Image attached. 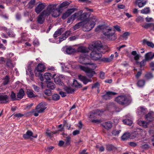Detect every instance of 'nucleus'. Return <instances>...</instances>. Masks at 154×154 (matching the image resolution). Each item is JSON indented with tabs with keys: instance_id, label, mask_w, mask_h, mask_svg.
Here are the masks:
<instances>
[{
	"instance_id": "nucleus-1",
	"label": "nucleus",
	"mask_w": 154,
	"mask_h": 154,
	"mask_svg": "<svg viewBox=\"0 0 154 154\" xmlns=\"http://www.w3.org/2000/svg\"><path fill=\"white\" fill-rule=\"evenodd\" d=\"M95 31L97 32L102 31L103 34L109 40H114L116 38L115 35V31L105 25H99L96 28Z\"/></svg>"
},
{
	"instance_id": "nucleus-2",
	"label": "nucleus",
	"mask_w": 154,
	"mask_h": 154,
	"mask_svg": "<svg viewBox=\"0 0 154 154\" xmlns=\"http://www.w3.org/2000/svg\"><path fill=\"white\" fill-rule=\"evenodd\" d=\"M97 20V19L93 16L90 17L88 20L82 22L83 26V30L85 31H90L94 27Z\"/></svg>"
},
{
	"instance_id": "nucleus-3",
	"label": "nucleus",
	"mask_w": 154,
	"mask_h": 154,
	"mask_svg": "<svg viewBox=\"0 0 154 154\" xmlns=\"http://www.w3.org/2000/svg\"><path fill=\"white\" fill-rule=\"evenodd\" d=\"M86 65H88V66L87 67H85L83 66H79V67L80 69L87 73V75L89 77H91L95 73V72L93 70L97 67L96 65L93 63H87Z\"/></svg>"
},
{
	"instance_id": "nucleus-4",
	"label": "nucleus",
	"mask_w": 154,
	"mask_h": 154,
	"mask_svg": "<svg viewBox=\"0 0 154 154\" xmlns=\"http://www.w3.org/2000/svg\"><path fill=\"white\" fill-rule=\"evenodd\" d=\"M90 50L89 48L84 46L80 47L78 48L77 51L83 53L81 55L79 60V61L80 63L85 64H87L85 61L87 60L88 55L86 54L84 55V54L88 53Z\"/></svg>"
},
{
	"instance_id": "nucleus-5",
	"label": "nucleus",
	"mask_w": 154,
	"mask_h": 154,
	"mask_svg": "<svg viewBox=\"0 0 154 154\" xmlns=\"http://www.w3.org/2000/svg\"><path fill=\"white\" fill-rule=\"evenodd\" d=\"M91 48H92V51L91 53V58L94 60H97L100 59L102 57V55L99 52L100 48H101V46L97 45H92Z\"/></svg>"
},
{
	"instance_id": "nucleus-6",
	"label": "nucleus",
	"mask_w": 154,
	"mask_h": 154,
	"mask_svg": "<svg viewBox=\"0 0 154 154\" xmlns=\"http://www.w3.org/2000/svg\"><path fill=\"white\" fill-rule=\"evenodd\" d=\"M115 100L121 105H128L131 102V98L130 96L121 95L116 98Z\"/></svg>"
},
{
	"instance_id": "nucleus-7",
	"label": "nucleus",
	"mask_w": 154,
	"mask_h": 154,
	"mask_svg": "<svg viewBox=\"0 0 154 154\" xmlns=\"http://www.w3.org/2000/svg\"><path fill=\"white\" fill-rule=\"evenodd\" d=\"M46 107L42 103H40L36 106L35 110L32 111V112L34 113L35 116H37L38 113L43 112L46 109Z\"/></svg>"
},
{
	"instance_id": "nucleus-8",
	"label": "nucleus",
	"mask_w": 154,
	"mask_h": 154,
	"mask_svg": "<svg viewBox=\"0 0 154 154\" xmlns=\"http://www.w3.org/2000/svg\"><path fill=\"white\" fill-rule=\"evenodd\" d=\"M54 6L53 5H48L47 9L43 11L41 14L45 18L48 16L51 13V11L54 9Z\"/></svg>"
},
{
	"instance_id": "nucleus-9",
	"label": "nucleus",
	"mask_w": 154,
	"mask_h": 154,
	"mask_svg": "<svg viewBox=\"0 0 154 154\" xmlns=\"http://www.w3.org/2000/svg\"><path fill=\"white\" fill-rule=\"evenodd\" d=\"M54 6V9L51 11V13L52 16L54 17H56L60 15L61 13L60 9L56 8V5H50Z\"/></svg>"
},
{
	"instance_id": "nucleus-10",
	"label": "nucleus",
	"mask_w": 154,
	"mask_h": 154,
	"mask_svg": "<svg viewBox=\"0 0 154 154\" xmlns=\"http://www.w3.org/2000/svg\"><path fill=\"white\" fill-rule=\"evenodd\" d=\"M46 6L45 3L39 2L38 5L36 7L35 11L37 14H39Z\"/></svg>"
},
{
	"instance_id": "nucleus-11",
	"label": "nucleus",
	"mask_w": 154,
	"mask_h": 154,
	"mask_svg": "<svg viewBox=\"0 0 154 154\" xmlns=\"http://www.w3.org/2000/svg\"><path fill=\"white\" fill-rule=\"evenodd\" d=\"M8 97L4 93L0 94V103H4L8 102Z\"/></svg>"
},
{
	"instance_id": "nucleus-12",
	"label": "nucleus",
	"mask_w": 154,
	"mask_h": 154,
	"mask_svg": "<svg viewBox=\"0 0 154 154\" xmlns=\"http://www.w3.org/2000/svg\"><path fill=\"white\" fill-rule=\"evenodd\" d=\"M32 132L29 130L28 131L26 134L23 135V137L25 139H28L31 138L32 137L36 138L37 137V134L33 136Z\"/></svg>"
},
{
	"instance_id": "nucleus-13",
	"label": "nucleus",
	"mask_w": 154,
	"mask_h": 154,
	"mask_svg": "<svg viewBox=\"0 0 154 154\" xmlns=\"http://www.w3.org/2000/svg\"><path fill=\"white\" fill-rule=\"evenodd\" d=\"M117 93L112 91L107 92L106 94L102 96L103 98L105 100L109 99L113 96L116 95Z\"/></svg>"
},
{
	"instance_id": "nucleus-14",
	"label": "nucleus",
	"mask_w": 154,
	"mask_h": 154,
	"mask_svg": "<svg viewBox=\"0 0 154 154\" xmlns=\"http://www.w3.org/2000/svg\"><path fill=\"white\" fill-rule=\"evenodd\" d=\"M79 79L82 81L84 84L86 85L88 82H91V80L88 79L85 76L82 75H79L78 76Z\"/></svg>"
},
{
	"instance_id": "nucleus-15",
	"label": "nucleus",
	"mask_w": 154,
	"mask_h": 154,
	"mask_svg": "<svg viewBox=\"0 0 154 154\" xmlns=\"http://www.w3.org/2000/svg\"><path fill=\"white\" fill-rule=\"evenodd\" d=\"M146 109L143 107H140L137 109V115L140 116H142L144 115L146 112Z\"/></svg>"
},
{
	"instance_id": "nucleus-16",
	"label": "nucleus",
	"mask_w": 154,
	"mask_h": 154,
	"mask_svg": "<svg viewBox=\"0 0 154 154\" xmlns=\"http://www.w3.org/2000/svg\"><path fill=\"white\" fill-rule=\"evenodd\" d=\"M90 15V13H85L83 14H82L80 20H84V21H87L89 19L88 18Z\"/></svg>"
},
{
	"instance_id": "nucleus-17",
	"label": "nucleus",
	"mask_w": 154,
	"mask_h": 154,
	"mask_svg": "<svg viewBox=\"0 0 154 154\" xmlns=\"http://www.w3.org/2000/svg\"><path fill=\"white\" fill-rule=\"evenodd\" d=\"M83 13V11H80L79 12L75 13V14L72 15V18H77L78 20H80L82 14Z\"/></svg>"
},
{
	"instance_id": "nucleus-18",
	"label": "nucleus",
	"mask_w": 154,
	"mask_h": 154,
	"mask_svg": "<svg viewBox=\"0 0 154 154\" xmlns=\"http://www.w3.org/2000/svg\"><path fill=\"white\" fill-rule=\"evenodd\" d=\"M103 112V111H101L99 109H97L94 112H92L91 113L90 115V118H91L93 116L94 117L95 116L97 118V117H96L97 116H100Z\"/></svg>"
},
{
	"instance_id": "nucleus-19",
	"label": "nucleus",
	"mask_w": 154,
	"mask_h": 154,
	"mask_svg": "<svg viewBox=\"0 0 154 154\" xmlns=\"http://www.w3.org/2000/svg\"><path fill=\"white\" fill-rule=\"evenodd\" d=\"M154 118V113L153 112L149 113L145 116V119L149 122L151 121Z\"/></svg>"
},
{
	"instance_id": "nucleus-20",
	"label": "nucleus",
	"mask_w": 154,
	"mask_h": 154,
	"mask_svg": "<svg viewBox=\"0 0 154 154\" xmlns=\"http://www.w3.org/2000/svg\"><path fill=\"white\" fill-rule=\"evenodd\" d=\"M25 95L24 91L23 89L20 90L17 95V100H19L21 99Z\"/></svg>"
},
{
	"instance_id": "nucleus-21",
	"label": "nucleus",
	"mask_w": 154,
	"mask_h": 154,
	"mask_svg": "<svg viewBox=\"0 0 154 154\" xmlns=\"http://www.w3.org/2000/svg\"><path fill=\"white\" fill-rule=\"evenodd\" d=\"M146 2L143 0H136V4L137 5L139 8H142L146 4Z\"/></svg>"
},
{
	"instance_id": "nucleus-22",
	"label": "nucleus",
	"mask_w": 154,
	"mask_h": 154,
	"mask_svg": "<svg viewBox=\"0 0 154 154\" xmlns=\"http://www.w3.org/2000/svg\"><path fill=\"white\" fill-rule=\"evenodd\" d=\"M103 126L106 129L109 130L112 127V124L110 122H106L103 123Z\"/></svg>"
},
{
	"instance_id": "nucleus-23",
	"label": "nucleus",
	"mask_w": 154,
	"mask_h": 154,
	"mask_svg": "<svg viewBox=\"0 0 154 154\" xmlns=\"http://www.w3.org/2000/svg\"><path fill=\"white\" fill-rule=\"evenodd\" d=\"M44 77L47 80H50L51 79L53 78L55 75V74L52 75L51 73L46 72L44 74Z\"/></svg>"
},
{
	"instance_id": "nucleus-24",
	"label": "nucleus",
	"mask_w": 154,
	"mask_h": 154,
	"mask_svg": "<svg viewBox=\"0 0 154 154\" xmlns=\"http://www.w3.org/2000/svg\"><path fill=\"white\" fill-rule=\"evenodd\" d=\"M62 134L63 135V137L66 138L64 140L65 141V144L66 145H68L70 144V139L71 137L67 135L64 133Z\"/></svg>"
},
{
	"instance_id": "nucleus-25",
	"label": "nucleus",
	"mask_w": 154,
	"mask_h": 154,
	"mask_svg": "<svg viewBox=\"0 0 154 154\" xmlns=\"http://www.w3.org/2000/svg\"><path fill=\"white\" fill-rule=\"evenodd\" d=\"M76 51V50L74 48H73L71 46L67 47L66 48V52L67 54H71L72 53Z\"/></svg>"
},
{
	"instance_id": "nucleus-26",
	"label": "nucleus",
	"mask_w": 154,
	"mask_h": 154,
	"mask_svg": "<svg viewBox=\"0 0 154 154\" xmlns=\"http://www.w3.org/2000/svg\"><path fill=\"white\" fill-rule=\"evenodd\" d=\"M41 72H42L38 71V70H37L36 69H35V76L37 77H38L41 81H43L44 80V78L42 74L41 73Z\"/></svg>"
},
{
	"instance_id": "nucleus-27",
	"label": "nucleus",
	"mask_w": 154,
	"mask_h": 154,
	"mask_svg": "<svg viewBox=\"0 0 154 154\" xmlns=\"http://www.w3.org/2000/svg\"><path fill=\"white\" fill-rule=\"evenodd\" d=\"M26 93L28 97L29 98L35 97H36V95L34 94L32 90L27 89Z\"/></svg>"
},
{
	"instance_id": "nucleus-28",
	"label": "nucleus",
	"mask_w": 154,
	"mask_h": 154,
	"mask_svg": "<svg viewBox=\"0 0 154 154\" xmlns=\"http://www.w3.org/2000/svg\"><path fill=\"white\" fill-rule=\"evenodd\" d=\"M137 123L139 125L142 126L145 128L147 127V123L144 121L138 120Z\"/></svg>"
},
{
	"instance_id": "nucleus-29",
	"label": "nucleus",
	"mask_w": 154,
	"mask_h": 154,
	"mask_svg": "<svg viewBox=\"0 0 154 154\" xmlns=\"http://www.w3.org/2000/svg\"><path fill=\"white\" fill-rule=\"evenodd\" d=\"M45 68V66L43 64L39 63L38 65L35 69L38 70V71L42 72L44 71Z\"/></svg>"
},
{
	"instance_id": "nucleus-30",
	"label": "nucleus",
	"mask_w": 154,
	"mask_h": 154,
	"mask_svg": "<svg viewBox=\"0 0 154 154\" xmlns=\"http://www.w3.org/2000/svg\"><path fill=\"white\" fill-rule=\"evenodd\" d=\"M153 77L152 73L150 72H147L145 75V78L147 80L151 79H153Z\"/></svg>"
},
{
	"instance_id": "nucleus-31",
	"label": "nucleus",
	"mask_w": 154,
	"mask_h": 154,
	"mask_svg": "<svg viewBox=\"0 0 154 154\" xmlns=\"http://www.w3.org/2000/svg\"><path fill=\"white\" fill-rule=\"evenodd\" d=\"M145 59L146 61L151 60L152 59V52H149L146 53L145 55Z\"/></svg>"
},
{
	"instance_id": "nucleus-32",
	"label": "nucleus",
	"mask_w": 154,
	"mask_h": 154,
	"mask_svg": "<svg viewBox=\"0 0 154 154\" xmlns=\"http://www.w3.org/2000/svg\"><path fill=\"white\" fill-rule=\"evenodd\" d=\"M143 43L144 44H146L149 47L152 48H154V44L152 42L148 41L146 39H144L143 41Z\"/></svg>"
},
{
	"instance_id": "nucleus-33",
	"label": "nucleus",
	"mask_w": 154,
	"mask_h": 154,
	"mask_svg": "<svg viewBox=\"0 0 154 154\" xmlns=\"http://www.w3.org/2000/svg\"><path fill=\"white\" fill-rule=\"evenodd\" d=\"M45 20V18L41 14L37 17V22L38 23L42 24Z\"/></svg>"
},
{
	"instance_id": "nucleus-34",
	"label": "nucleus",
	"mask_w": 154,
	"mask_h": 154,
	"mask_svg": "<svg viewBox=\"0 0 154 154\" xmlns=\"http://www.w3.org/2000/svg\"><path fill=\"white\" fill-rule=\"evenodd\" d=\"M130 137V134L128 132H126L122 136L121 139L122 140L125 141L129 138Z\"/></svg>"
},
{
	"instance_id": "nucleus-35",
	"label": "nucleus",
	"mask_w": 154,
	"mask_h": 154,
	"mask_svg": "<svg viewBox=\"0 0 154 154\" xmlns=\"http://www.w3.org/2000/svg\"><path fill=\"white\" fill-rule=\"evenodd\" d=\"M131 54L132 55L134 56V59L135 60L137 61L139 60L140 57V55L137 54L136 51H132L131 53Z\"/></svg>"
},
{
	"instance_id": "nucleus-36",
	"label": "nucleus",
	"mask_w": 154,
	"mask_h": 154,
	"mask_svg": "<svg viewBox=\"0 0 154 154\" xmlns=\"http://www.w3.org/2000/svg\"><path fill=\"white\" fill-rule=\"evenodd\" d=\"M64 89L68 94H72L74 91V89L70 87H66L64 88Z\"/></svg>"
},
{
	"instance_id": "nucleus-37",
	"label": "nucleus",
	"mask_w": 154,
	"mask_h": 154,
	"mask_svg": "<svg viewBox=\"0 0 154 154\" xmlns=\"http://www.w3.org/2000/svg\"><path fill=\"white\" fill-rule=\"evenodd\" d=\"M106 149L109 151H115L116 148L112 144H109L106 146Z\"/></svg>"
},
{
	"instance_id": "nucleus-38",
	"label": "nucleus",
	"mask_w": 154,
	"mask_h": 154,
	"mask_svg": "<svg viewBox=\"0 0 154 154\" xmlns=\"http://www.w3.org/2000/svg\"><path fill=\"white\" fill-rule=\"evenodd\" d=\"M141 13L142 14H146L150 12V9L149 7H146L142 9L140 11Z\"/></svg>"
},
{
	"instance_id": "nucleus-39",
	"label": "nucleus",
	"mask_w": 154,
	"mask_h": 154,
	"mask_svg": "<svg viewBox=\"0 0 154 154\" xmlns=\"http://www.w3.org/2000/svg\"><path fill=\"white\" fill-rule=\"evenodd\" d=\"M47 87L51 90H53L55 88V85L53 83L48 82L47 84Z\"/></svg>"
},
{
	"instance_id": "nucleus-40",
	"label": "nucleus",
	"mask_w": 154,
	"mask_h": 154,
	"mask_svg": "<svg viewBox=\"0 0 154 154\" xmlns=\"http://www.w3.org/2000/svg\"><path fill=\"white\" fill-rule=\"evenodd\" d=\"M63 29V28H61L60 29H58L56 31L54 35V37L55 38L60 35L62 33L61 30Z\"/></svg>"
},
{
	"instance_id": "nucleus-41",
	"label": "nucleus",
	"mask_w": 154,
	"mask_h": 154,
	"mask_svg": "<svg viewBox=\"0 0 154 154\" xmlns=\"http://www.w3.org/2000/svg\"><path fill=\"white\" fill-rule=\"evenodd\" d=\"M82 24V22H80L76 24L74 26L72 27L71 28V29L73 30H75L77 29H79L80 26Z\"/></svg>"
},
{
	"instance_id": "nucleus-42",
	"label": "nucleus",
	"mask_w": 154,
	"mask_h": 154,
	"mask_svg": "<svg viewBox=\"0 0 154 154\" xmlns=\"http://www.w3.org/2000/svg\"><path fill=\"white\" fill-rule=\"evenodd\" d=\"M54 81L56 83L59 85H62V82H61V80L59 77H56L55 78H54Z\"/></svg>"
},
{
	"instance_id": "nucleus-43",
	"label": "nucleus",
	"mask_w": 154,
	"mask_h": 154,
	"mask_svg": "<svg viewBox=\"0 0 154 154\" xmlns=\"http://www.w3.org/2000/svg\"><path fill=\"white\" fill-rule=\"evenodd\" d=\"M123 122L124 124L129 126H131L133 123L132 121L129 119L124 120H123Z\"/></svg>"
},
{
	"instance_id": "nucleus-44",
	"label": "nucleus",
	"mask_w": 154,
	"mask_h": 154,
	"mask_svg": "<svg viewBox=\"0 0 154 154\" xmlns=\"http://www.w3.org/2000/svg\"><path fill=\"white\" fill-rule=\"evenodd\" d=\"M52 98L53 100L57 101L60 99V96L57 94H54L52 95Z\"/></svg>"
},
{
	"instance_id": "nucleus-45",
	"label": "nucleus",
	"mask_w": 154,
	"mask_h": 154,
	"mask_svg": "<svg viewBox=\"0 0 154 154\" xmlns=\"http://www.w3.org/2000/svg\"><path fill=\"white\" fill-rule=\"evenodd\" d=\"M73 85L76 87L80 88L82 87L81 84L78 82L75 79L73 81Z\"/></svg>"
},
{
	"instance_id": "nucleus-46",
	"label": "nucleus",
	"mask_w": 154,
	"mask_h": 154,
	"mask_svg": "<svg viewBox=\"0 0 154 154\" xmlns=\"http://www.w3.org/2000/svg\"><path fill=\"white\" fill-rule=\"evenodd\" d=\"M144 18L143 17L140 16H139L137 17L136 19V21L137 23H141L143 21Z\"/></svg>"
},
{
	"instance_id": "nucleus-47",
	"label": "nucleus",
	"mask_w": 154,
	"mask_h": 154,
	"mask_svg": "<svg viewBox=\"0 0 154 154\" xmlns=\"http://www.w3.org/2000/svg\"><path fill=\"white\" fill-rule=\"evenodd\" d=\"M145 84V82L143 80H140L137 82L138 85L140 87L144 86Z\"/></svg>"
},
{
	"instance_id": "nucleus-48",
	"label": "nucleus",
	"mask_w": 154,
	"mask_h": 154,
	"mask_svg": "<svg viewBox=\"0 0 154 154\" xmlns=\"http://www.w3.org/2000/svg\"><path fill=\"white\" fill-rule=\"evenodd\" d=\"M69 4V3L68 2H62L59 5L60 8H63Z\"/></svg>"
},
{
	"instance_id": "nucleus-49",
	"label": "nucleus",
	"mask_w": 154,
	"mask_h": 154,
	"mask_svg": "<svg viewBox=\"0 0 154 154\" xmlns=\"http://www.w3.org/2000/svg\"><path fill=\"white\" fill-rule=\"evenodd\" d=\"M121 131L120 130H114L112 131V133L113 135L116 136L119 135Z\"/></svg>"
},
{
	"instance_id": "nucleus-50",
	"label": "nucleus",
	"mask_w": 154,
	"mask_h": 154,
	"mask_svg": "<svg viewBox=\"0 0 154 154\" xmlns=\"http://www.w3.org/2000/svg\"><path fill=\"white\" fill-rule=\"evenodd\" d=\"M57 132H58L57 131H56L54 132H52V131H51V132H49V131H48L46 132V134L47 136L50 137L52 135H53L54 134H56Z\"/></svg>"
},
{
	"instance_id": "nucleus-51",
	"label": "nucleus",
	"mask_w": 154,
	"mask_h": 154,
	"mask_svg": "<svg viewBox=\"0 0 154 154\" xmlns=\"http://www.w3.org/2000/svg\"><path fill=\"white\" fill-rule=\"evenodd\" d=\"M9 80V77L7 75L6 76L4 79L3 84L5 85L7 84L8 83Z\"/></svg>"
},
{
	"instance_id": "nucleus-52",
	"label": "nucleus",
	"mask_w": 154,
	"mask_h": 154,
	"mask_svg": "<svg viewBox=\"0 0 154 154\" xmlns=\"http://www.w3.org/2000/svg\"><path fill=\"white\" fill-rule=\"evenodd\" d=\"M7 32L9 37H14L15 35L12 30H9V31H7Z\"/></svg>"
},
{
	"instance_id": "nucleus-53",
	"label": "nucleus",
	"mask_w": 154,
	"mask_h": 154,
	"mask_svg": "<svg viewBox=\"0 0 154 154\" xmlns=\"http://www.w3.org/2000/svg\"><path fill=\"white\" fill-rule=\"evenodd\" d=\"M130 35V33L128 32H126L124 33L123 35L121 36L122 38L126 39L127 38V37Z\"/></svg>"
},
{
	"instance_id": "nucleus-54",
	"label": "nucleus",
	"mask_w": 154,
	"mask_h": 154,
	"mask_svg": "<svg viewBox=\"0 0 154 154\" xmlns=\"http://www.w3.org/2000/svg\"><path fill=\"white\" fill-rule=\"evenodd\" d=\"M146 62V60L143 59L139 63L140 67V68H142L145 66Z\"/></svg>"
},
{
	"instance_id": "nucleus-55",
	"label": "nucleus",
	"mask_w": 154,
	"mask_h": 154,
	"mask_svg": "<svg viewBox=\"0 0 154 154\" xmlns=\"http://www.w3.org/2000/svg\"><path fill=\"white\" fill-rule=\"evenodd\" d=\"M154 24L153 23H147L146 24L144 25H142V27L145 28L147 29L149 27H150L152 25L153 26Z\"/></svg>"
},
{
	"instance_id": "nucleus-56",
	"label": "nucleus",
	"mask_w": 154,
	"mask_h": 154,
	"mask_svg": "<svg viewBox=\"0 0 154 154\" xmlns=\"http://www.w3.org/2000/svg\"><path fill=\"white\" fill-rule=\"evenodd\" d=\"M10 96L11 99L13 100H17V98H16V96L15 94L13 91L11 92Z\"/></svg>"
},
{
	"instance_id": "nucleus-57",
	"label": "nucleus",
	"mask_w": 154,
	"mask_h": 154,
	"mask_svg": "<svg viewBox=\"0 0 154 154\" xmlns=\"http://www.w3.org/2000/svg\"><path fill=\"white\" fill-rule=\"evenodd\" d=\"M67 38L64 34L63 35L59 37V43H60L61 42L66 39Z\"/></svg>"
},
{
	"instance_id": "nucleus-58",
	"label": "nucleus",
	"mask_w": 154,
	"mask_h": 154,
	"mask_svg": "<svg viewBox=\"0 0 154 154\" xmlns=\"http://www.w3.org/2000/svg\"><path fill=\"white\" fill-rule=\"evenodd\" d=\"M75 10V8H72L68 9L67 11V13H68L69 15L72 13H73Z\"/></svg>"
},
{
	"instance_id": "nucleus-59",
	"label": "nucleus",
	"mask_w": 154,
	"mask_h": 154,
	"mask_svg": "<svg viewBox=\"0 0 154 154\" xmlns=\"http://www.w3.org/2000/svg\"><path fill=\"white\" fill-rule=\"evenodd\" d=\"M6 65L7 66L9 67H11L13 66L11 61L10 60L7 61L6 63Z\"/></svg>"
},
{
	"instance_id": "nucleus-60",
	"label": "nucleus",
	"mask_w": 154,
	"mask_h": 154,
	"mask_svg": "<svg viewBox=\"0 0 154 154\" xmlns=\"http://www.w3.org/2000/svg\"><path fill=\"white\" fill-rule=\"evenodd\" d=\"M69 15L67 12L66 11L65 13H64L62 17V18L63 19H65L67 18Z\"/></svg>"
},
{
	"instance_id": "nucleus-61",
	"label": "nucleus",
	"mask_w": 154,
	"mask_h": 154,
	"mask_svg": "<svg viewBox=\"0 0 154 154\" xmlns=\"http://www.w3.org/2000/svg\"><path fill=\"white\" fill-rule=\"evenodd\" d=\"M100 77L102 79H104L105 78V73L102 72H100Z\"/></svg>"
},
{
	"instance_id": "nucleus-62",
	"label": "nucleus",
	"mask_w": 154,
	"mask_h": 154,
	"mask_svg": "<svg viewBox=\"0 0 154 154\" xmlns=\"http://www.w3.org/2000/svg\"><path fill=\"white\" fill-rule=\"evenodd\" d=\"M102 121L101 119H94L92 120V122L95 123H99L102 122Z\"/></svg>"
},
{
	"instance_id": "nucleus-63",
	"label": "nucleus",
	"mask_w": 154,
	"mask_h": 154,
	"mask_svg": "<svg viewBox=\"0 0 154 154\" xmlns=\"http://www.w3.org/2000/svg\"><path fill=\"white\" fill-rule=\"evenodd\" d=\"M24 116V115L23 114H21L20 113H16L14 114V116L17 118L21 117Z\"/></svg>"
},
{
	"instance_id": "nucleus-64",
	"label": "nucleus",
	"mask_w": 154,
	"mask_h": 154,
	"mask_svg": "<svg viewBox=\"0 0 154 154\" xmlns=\"http://www.w3.org/2000/svg\"><path fill=\"white\" fill-rule=\"evenodd\" d=\"M150 67L151 68L152 70H154V62H152L150 63Z\"/></svg>"
}]
</instances>
